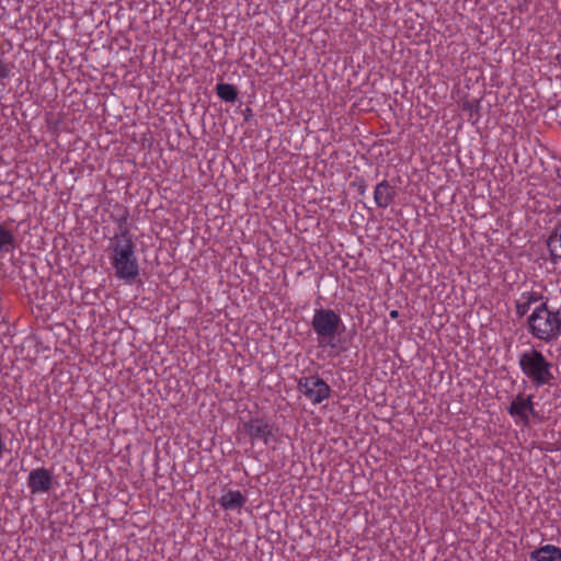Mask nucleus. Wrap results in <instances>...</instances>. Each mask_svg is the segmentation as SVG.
Instances as JSON below:
<instances>
[{"instance_id": "9b49d317", "label": "nucleus", "mask_w": 561, "mask_h": 561, "mask_svg": "<svg viewBox=\"0 0 561 561\" xmlns=\"http://www.w3.org/2000/svg\"><path fill=\"white\" fill-rule=\"evenodd\" d=\"M218 503L225 511H240L247 503V496L239 490H228Z\"/></svg>"}, {"instance_id": "9d476101", "label": "nucleus", "mask_w": 561, "mask_h": 561, "mask_svg": "<svg viewBox=\"0 0 561 561\" xmlns=\"http://www.w3.org/2000/svg\"><path fill=\"white\" fill-rule=\"evenodd\" d=\"M396 196L394 187L387 181L382 180L378 183L374 191V201L379 208L386 209L389 207Z\"/></svg>"}, {"instance_id": "ddd939ff", "label": "nucleus", "mask_w": 561, "mask_h": 561, "mask_svg": "<svg viewBox=\"0 0 561 561\" xmlns=\"http://www.w3.org/2000/svg\"><path fill=\"white\" fill-rule=\"evenodd\" d=\"M16 240L14 232L5 225L0 224V253L7 254L15 249Z\"/></svg>"}, {"instance_id": "f03ea898", "label": "nucleus", "mask_w": 561, "mask_h": 561, "mask_svg": "<svg viewBox=\"0 0 561 561\" xmlns=\"http://www.w3.org/2000/svg\"><path fill=\"white\" fill-rule=\"evenodd\" d=\"M529 334L540 342L550 344L561 336V310L546 304L533 309L527 318Z\"/></svg>"}, {"instance_id": "f257e3e1", "label": "nucleus", "mask_w": 561, "mask_h": 561, "mask_svg": "<svg viewBox=\"0 0 561 561\" xmlns=\"http://www.w3.org/2000/svg\"><path fill=\"white\" fill-rule=\"evenodd\" d=\"M106 253L114 276L127 285H131L140 274V265L133 234L125 224L108 238Z\"/></svg>"}, {"instance_id": "6ab92c4d", "label": "nucleus", "mask_w": 561, "mask_h": 561, "mask_svg": "<svg viewBox=\"0 0 561 561\" xmlns=\"http://www.w3.org/2000/svg\"><path fill=\"white\" fill-rule=\"evenodd\" d=\"M365 188H366V186H365L364 184H362V185L359 186V192H360V194H364V193H365Z\"/></svg>"}, {"instance_id": "f3484780", "label": "nucleus", "mask_w": 561, "mask_h": 561, "mask_svg": "<svg viewBox=\"0 0 561 561\" xmlns=\"http://www.w3.org/2000/svg\"><path fill=\"white\" fill-rule=\"evenodd\" d=\"M479 107H480V100H478V99L467 100L462 103V110L466 112H469L470 116L478 114Z\"/></svg>"}, {"instance_id": "39448f33", "label": "nucleus", "mask_w": 561, "mask_h": 561, "mask_svg": "<svg viewBox=\"0 0 561 561\" xmlns=\"http://www.w3.org/2000/svg\"><path fill=\"white\" fill-rule=\"evenodd\" d=\"M297 389L313 405L322 403L331 397V387L319 376H306L298 379Z\"/></svg>"}, {"instance_id": "423d86ee", "label": "nucleus", "mask_w": 561, "mask_h": 561, "mask_svg": "<svg viewBox=\"0 0 561 561\" xmlns=\"http://www.w3.org/2000/svg\"><path fill=\"white\" fill-rule=\"evenodd\" d=\"M507 412L517 426H530L531 416L537 415L534 397L531 394L517 393L512 400Z\"/></svg>"}, {"instance_id": "2eb2a0df", "label": "nucleus", "mask_w": 561, "mask_h": 561, "mask_svg": "<svg viewBox=\"0 0 561 561\" xmlns=\"http://www.w3.org/2000/svg\"><path fill=\"white\" fill-rule=\"evenodd\" d=\"M216 93L225 102L233 103L238 98L237 89L229 83H218L216 85Z\"/></svg>"}, {"instance_id": "f8f14e48", "label": "nucleus", "mask_w": 561, "mask_h": 561, "mask_svg": "<svg viewBox=\"0 0 561 561\" xmlns=\"http://www.w3.org/2000/svg\"><path fill=\"white\" fill-rule=\"evenodd\" d=\"M530 561H561V548L554 545H543L529 553Z\"/></svg>"}, {"instance_id": "6e6552de", "label": "nucleus", "mask_w": 561, "mask_h": 561, "mask_svg": "<svg viewBox=\"0 0 561 561\" xmlns=\"http://www.w3.org/2000/svg\"><path fill=\"white\" fill-rule=\"evenodd\" d=\"M54 486L53 471L45 467L33 469L27 477V488L31 494L48 493Z\"/></svg>"}, {"instance_id": "dca6fc26", "label": "nucleus", "mask_w": 561, "mask_h": 561, "mask_svg": "<svg viewBox=\"0 0 561 561\" xmlns=\"http://www.w3.org/2000/svg\"><path fill=\"white\" fill-rule=\"evenodd\" d=\"M13 65L0 58V82L12 76Z\"/></svg>"}, {"instance_id": "7ed1b4c3", "label": "nucleus", "mask_w": 561, "mask_h": 561, "mask_svg": "<svg viewBox=\"0 0 561 561\" xmlns=\"http://www.w3.org/2000/svg\"><path fill=\"white\" fill-rule=\"evenodd\" d=\"M311 328L317 335L319 347L339 348V336L345 331L340 313L329 308L314 309Z\"/></svg>"}, {"instance_id": "4468645a", "label": "nucleus", "mask_w": 561, "mask_h": 561, "mask_svg": "<svg viewBox=\"0 0 561 561\" xmlns=\"http://www.w3.org/2000/svg\"><path fill=\"white\" fill-rule=\"evenodd\" d=\"M548 248L553 260L561 261V225L558 226L548 239Z\"/></svg>"}, {"instance_id": "0eeeda50", "label": "nucleus", "mask_w": 561, "mask_h": 561, "mask_svg": "<svg viewBox=\"0 0 561 561\" xmlns=\"http://www.w3.org/2000/svg\"><path fill=\"white\" fill-rule=\"evenodd\" d=\"M243 430L249 436L252 444L260 440L264 445H268L274 432V425L271 424L265 417H251L243 424Z\"/></svg>"}, {"instance_id": "1a4fd4ad", "label": "nucleus", "mask_w": 561, "mask_h": 561, "mask_svg": "<svg viewBox=\"0 0 561 561\" xmlns=\"http://www.w3.org/2000/svg\"><path fill=\"white\" fill-rule=\"evenodd\" d=\"M548 298L536 290H528L520 294L516 300V313L518 317H524L539 307L540 304H546Z\"/></svg>"}, {"instance_id": "20e7f679", "label": "nucleus", "mask_w": 561, "mask_h": 561, "mask_svg": "<svg viewBox=\"0 0 561 561\" xmlns=\"http://www.w3.org/2000/svg\"><path fill=\"white\" fill-rule=\"evenodd\" d=\"M518 366L523 375L536 387L551 386L556 377L553 364L545 355L531 347L518 355Z\"/></svg>"}, {"instance_id": "a211bd4d", "label": "nucleus", "mask_w": 561, "mask_h": 561, "mask_svg": "<svg viewBox=\"0 0 561 561\" xmlns=\"http://www.w3.org/2000/svg\"><path fill=\"white\" fill-rule=\"evenodd\" d=\"M389 316H390L391 319H397L399 317V311L398 310H391Z\"/></svg>"}]
</instances>
